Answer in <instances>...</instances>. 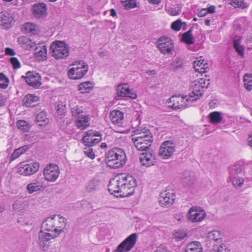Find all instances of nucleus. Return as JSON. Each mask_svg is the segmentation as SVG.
I'll list each match as a JSON object with an SVG mask.
<instances>
[{
    "instance_id": "13d9d810",
    "label": "nucleus",
    "mask_w": 252,
    "mask_h": 252,
    "mask_svg": "<svg viewBox=\"0 0 252 252\" xmlns=\"http://www.w3.org/2000/svg\"><path fill=\"white\" fill-rule=\"evenodd\" d=\"M182 24L181 20L178 19L172 23L171 27L175 31H179L181 29Z\"/></svg>"
},
{
    "instance_id": "cd10ccee",
    "label": "nucleus",
    "mask_w": 252,
    "mask_h": 252,
    "mask_svg": "<svg viewBox=\"0 0 252 252\" xmlns=\"http://www.w3.org/2000/svg\"><path fill=\"white\" fill-rule=\"evenodd\" d=\"M39 100L38 96L32 94H28L23 98L22 103L27 107H33L36 104Z\"/></svg>"
},
{
    "instance_id": "0e129e2a",
    "label": "nucleus",
    "mask_w": 252,
    "mask_h": 252,
    "mask_svg": "<svg viewBox=\"0 0 252 252\" xmlns=\"http://www.w3.org/2000/svg\"><path fill=\"white\" fill-rule=\"evenodd\" d=\"M35 43L34 42H32L31 40H30L28 43L26 44L24 46L27 50H31V49L34 48L35 46Z\"/></svg>"
},
{
    "instance_id": "ddd939ff",
    "label": "nucleus",
    "mask_w": 252,
    "mask_h": 252,
    "mask_svg": "<svg viewBox=\"0 0 252 252\" xmlns=\"http://www.w3.org/2000/svg\"><path fill=\"white\" fill-rule=\"evenodd\" d=\"M22 77L30 86L38 88L41 85L40 75L36 72H28L26 76H22Z\"/></svg>"
},
{
    "instance_id": "72a5a7b5",
    "label": "nucleus",
    "mask_w": 252,
    "mask_h": 252,
    "mask_svg": "<svg viewBox=\"0 0 252 252\" xmlns=\"http://www.w3.org/2000/svg\"><path fill=\"white\" fill-rule=\"evenodd\" d=\"M35 121L40 126H45L49 123V120L47 117V113L42 110L36 115Z\"/></svg>"
},
{
    "instance_id": "7c9ffc66",
    "label": "nucleus",
    "mask_w": 252,
    "mask_h": 252,
    "mask_svg": "<svg viewBox=\"0 0 252 252\" xmlns=\"http://www.w3.org/2000/svg\"><path fill=\"white\" fill-rule=\"evenodd\" d=\"M100 181L97 179H93L88 182L86 185V190L88 192H93L99 190Z\"/></svg>"
},
{
    "instance_id": "49530a36",
    "label": "nucleus",
    "mask_w": 252,
    "mask_h": 252,
    "mask_svg": "<svg viewBox=\"0 0 252 252\" xmlns=\"http://www.w3.org/2000/svg\"><path fill=\"white\" fill-rule=\"evenodd\" d=\"M195 181V178L193 175L187 171L184 173L183 177V182L188 186L192 185Z\"/></svg>"
},
{
    "instance_id": "20e7f679",
    "label": "nucleus",
    "mask_w": 252,
    "mask_h": 252,
    "mask_svg": "<svg viewBox=\"0 0 252 252\" xmlns=\"http://www.w3.org/2000/svg\"><path fill=\"white\" fill-rule=\"evenodd\" d=\"M102 134L98 131L91 129L85 132L82 142L86 146H93L101 140Z\"/></svg>"
},
{
    "instance_id": "e433bc0d",
    "label": "nucleus",
    "mask_w": 252,
    "mask_h": 252,
    "mask_svg": "<svg viewBox=\"0 0 252 252\" xmlns=\"http://www.w3.org/2000/svg\"><path fill=\"white\" fill-rule=\"evenodd\" d=\"M43 188L42 184L39 182L31 183L29 184L27 186V190L30 194L40 191L43 189Z\"/></svg>"
},
{
    "instance_id": "ea45409f",
    "label": "nucleus",
    "mask_w": 252,
    "mask_h": 252,
    "mask_svg": "<svg viewBox=\"0 0 252 252\" xmlns=\"http://www.w3.org/2000/svg\"><path fill=\"white\" fill-rule=\"evenodd\" d=\"M28 147L27 145L21 147L14 150L10 158V160L13 161L19 158L21 155L25 153L28 149Z\"/></svg>"
},
{
    "instance_id": "c9c22d12",
    "label": "nucleus",
    "mask_w": 252,
    "mask_h": 252,
    "mask_svg": "<svg viewBox=\"0 0 252 252\" xmlns=\"http://www.w3.org/2000/svg\"><path fill=\"white\" fill-rule=\"evenodd\" d=\"M192 28L182 34L181 41L187 44H193L195 42V39L192 34Z\"/></svg>"
},
{
    "instance_id": "bf43d9fd",
    "label": "nucleus",
    "mask_w": 252,
    "mask_h": 252,
    "mask_svg": "<svg viewBox=\"0 0 252 252\" xmlns=\"http://www.w3.org/2000/svg\"><path fill=\"white\" fill-rule=\"evenodd\" d=\"M202 90L204 91L205 89H207L210 85V80L206 79L204 78H198Z\"/></svg>"
},
{
    "instance_id": "a211bd4d",
    "label": "nucleus",
    "mask_w": 252,
    "mask_h": 252,
    "mask_svg": "<svg viewBox=\"0 0 252 252\" xmlns=\"http://www.w3.org/2000/svg\"><path fill=\"white\" fill-rule=\"evenodd\" d=\"M47 7L43 2H38L33 4L32 6L33 15L37 18H43L46 16Z\"/></svg>"
},
{
    "instance_id": "c03bdc74",
    "label": "nucleus",
    "mask_w": 252,
    "mask_h": 252,
    "mask_svg": "<svg viewBox=\"0 0 252 252\" xmlns=\"http://www.w3.org/2000/svg\"><path fill=\"white\" fill-rule=\"evenodd\" d=\"M120 181V185L126 184L131 183L132 185L133 183H137L136 179L131 175H124L119 177Z\"/></svg>"
},
{
    "instance_id": "f3484780",
    "label": "nucleus",
    "mask_w": 252,
    "mask_h": 252,
    "mask_svg": "<svg viewBox=\"0 0 252 252\" xmlns=\"http://www.w3.org/2000/svg\"><path fill=\"white\" fill-rule=\"evenodd\" d=\"M117 94L119 96L129 97L132 99L135 98L137 96L136 94L128 88L127 84L118 85L117 88Z\"/></svg>"
},
{
    "instance_id": "a18cd8bd",
    "label": "nucleus",
    "mask_w": 252,
    "mask_h": 252,
    "mask_svg": "<svg viewBox=\"0 0 252 252\" xmlns=\"http://www.w3.org/2000/svg\"><path fill=\"white\" fill-rule=\"evenodd\" d=\"M23 30L25 33L36 34L37 32L36 26L31 23H27L24 25Z\"/></svg>"
},
{
    "instance_id": "2f4dec72",
    "label": "nucleus",
    "mask_w": 252,
    "mask_h": 252,
    "mask_svg": "<svg viewBox=\"0 0 252 252\" xmlns=\"http://www.w3.org/2000/svg\"><path fill=\"white\" fill-rule=\"evenodd\" d=\"M112 122L116 125H120L124 119V114L119 110H114L109 114Z\"/></svg>"
},
{
    "instance_id": "680f3d73",
    "label": "nucleus",
    "mask_w": 252,
    "mask_h": 252,
    "mask_svg": "<svg viewBox=\"0 0 252 252\" xmlns=\"http://www.w3.org/2000/svg\"><path fill=\"white\" fill-rule=\"evenodd\" d=\"M183 67V63L180 59H176L174 61L173 64L172 69L177 70L182 68Z\"/></svg>"
},
{
    "instance_id": "7ed1b4c3",
    "label": "nucleus",
    "mask_w": 252,
    "mask_h": 252,
    "mask_svg": "<svg viewBox=\"0 0 252 252\" xmlns=\"http://www.w3.org/2000/svg\"><path fill=\"white\" fill-rule=\"evenodd\" d=\"M75 66L68 71L67 75L69 78L77 80L82 78L88 72L89 66L83 61H77L72 64Z\"/></svg>"
},
{
    "instance_id": "e2e57ef3",
    "label": "nucleus",
    "mask_w": 252,
    "mask_h": 252,
    "mask_svg": "<svg viewBox=\"0 0 252 252\" xmlns=\"http://www.w3.org/2000/svg\"><path fill=\"white\" fill-rule=\"evenodd\" d=\"M58 108L57 110V112L59 115L63 116L65 113V105H63V104L60 105L59 104L58 105Z\"/></svg>"
},
{
    "instance_id": "4be33fe9",
    "label": "nucleus",
    "mask_w": 252,
    "mask_h": 252,
    "mask_svg": "<svg viewBox=\"0 0 252 252\" xmlns=\"http://www.w3.org/2000/svg\"><path fill=\"white\" fill-rule=\"evenodd\" d=\"M153 139L143 140V139H132L134 146L138 151H146L150 150V147L151 146Z\"/></svg>"
},
{
    "instance_id": "423d86ee",
    "label": "nucleus",
    "mask_w": 252,
    "mask_h": 252,
    "mask_svg": "<svg viewBox=\"0 0 252 252\" xmlns=\"http://www.w3.org/2000/svg\"><path fill=\"white\" fill-rule=\"evenodd\" d=\"M192 95L189 94V95L185 96H172L169 99L170 101L169 103L173 102L172 104H170L169 106L171 107L174 109H179L181 108H185L188 104L187 102L189 101H193L192 100Z\"/></svg>"
},
{
    "instance_id": "0eeeda50",
    "label": "nucleus",
    "mask_w": 252,
    "mask_h": 252,
    "mask_svg": "<svg viewBox=\"0 0 252 252\" xmlns=\"http://www.w3.org/2000/svg\"><path fill=\"white\" fill-rule=\"evenodd\" d=\"M60 173L59 167L54 163H50L44 168L43 174L45 179L48 182H55Z\"/></svg>"
},
{
    "instance_id": "2eb2a0df",
    "label": "nucleus",
    "mask_w": 252,
    "mask_h": 252,
    "mask_svg": "<svg viewBox=\"0 0 252 252\" xmlns=\"http://www.w3.org/2000/svg\"><path fill=\"white\" fill-rule=\"evenodd\" d=\"M175 197V195L174 192L165 191L160 193L158 202L160 206L168 208L173 204Z\"/></svg>"
},
{
    "instance_id": "473e14b6",
    "label": "nucleus",
    "mask_w": 252,
    "mask_h": 252,
    "mask_svg": "<svg viewBox=\"0 0 252 252\" xmlns=\"http://www.w3.org/2000/svg\"><path fill=\"white\" fill-rule=\"evenodd\" d=\"M185 252H203L201 243L193 241L186 245Z\"/></svg>"
},
{
    "instance_id": "774afa93",
    "label": "nucleus",
    "mask_w": 252,
    "mask_h": 252,
    "mask_svg": "<svg viewBox=\"0 0 252 252\" xmlns=\"http://www.w3.org/2000/svg\"><path fill=\"white\" fill-rule=\"evenodd\" d=\"M5 54L9 56H14L15 55V51L11 48H6L5 50Z\"/></svg>"
},
{
    "instance_id": "8fccbe9b",
    "label": "nucleus",
    "mask_w": 252,
    "mask_h": 252,
    "mask_svg": "<svg viewBox=\"0 0 252 252\" xmlns=\"http://www.w3.org/2000/svg\"><path fill=\"white\" fill-rule=\"evenodd\" d=\"M165 10L171 16L178 15L181 11V9L179 6L176 7H166Z\"/></svg>"
},
{
    "instance_id": "1a4fd4ad",
    "label": "nucleus",
    "mask_w": 252,
    "mask_h": 252,
    "mask_svg": "<svg viewBox=\"0 0 252 252\" xmlns=\"http://www.w3.org/2000/svg\"><path fill=\"white\" fill-rule=\"evenodd\" d=\"M242 171V167L239 164L233 166L230 169L229 178L235 187H241L244 183V179L239 176Z\"/></svg>"
},
{
    "instance_id": "37998d69",
    "label": "nucleus",
    "mask_w": 252,
    "mask_h": 252,
    "mask_svg": "<svg viewBox=\"0 0 252 252\" xmlns=\"http://www.w3.org/2000/svg\"><path fill=\"white\" fill-rule=\"evenodd\" d=\"M17 126L20 130L24 132H26L30 129L32 125L28 122L24 120H19L17 122Z\"/></svg>"
},
{
    "instance_id": "6e6552de",
    "label": "nucleus",
    "mask_w": 252,
    "mask_h": 252,
    "mask_svg": "<svg viewBox=\"0 0 252 252\" xmlns=\"http://www.w3.org/2000/svg\"><path fill=\"white\" fill-rule=\"evenodd\" d=\"M136 240L137 234L132 233L118 245L115 252H128L130 251L135 245Z\"/></svg>"
},
{
    "instance_id": "39448f33",
    "label": "nucleus",
    "mask_w": 252,
    "mask_h": 252,
    "mask_svg": "<svg viewBox=\"0 0 252 252\" xmlns=\"http://www.w3.org/2000/svg\"><path fill=\"white\" fill-rule=\"evenodd\" d=\"M176 144L171 140L163 142L158 150V155L163 159L169 158L175 152Z\"/></svg>"
},
{
    "instance_id": "58836bf2",
    "label": "nucleus",
    "mask_w": 252,
    "mask_h": 252,
    "mask_svg": "<svg viewBox=\"0 0 252 252\" xmlns=\"http://www.w3.org/2000/svg\"><path fill=\"white\" fill-rule=\"evenodd\" d=\"M210 122L213 124H219L222 120L221 113L218 111L212 112L209 114Z\"/></svg>"
},
{
    "instance_id": "69168bd1",
    "label": "nucleus",
    "mask_w": 252,
    "mask_h": 252,
    "mask_svg": "<svg viewBox=\"0 0 252 252\" xmlns=\"http://www.w3.org/2000/svg\"><path fill=\"white\" fill-rule=\"evenodd\" d=\"M30 39H29L26 37L21 36L18 38V41L19 43H22L24 45L28 43Z\"/></svg>"
},
{
    "instance_id": "4c0bfd02",
    "label": "nucleus",
    "mask_w": 252,
    "mask_h": 252,
    "mask_svg": "<svg viewBox=\"0 0 252 252\" xmlns=\"http://www.w3.org/2000/svg\"><path fill=\"white\" fill-rule=\"evenodd\" d=\"M94 85L92 82L90 81H86L80 83L78 85V90L81 93H88L93 88Z\"/></svg>"
},
{
    "instance_id": "4468645a",
    "label": "nucleus",
    "mask_w": 252,
    "mask_h": 252,
    "mask_svg": "<svg viewBox=\"0 0 252 252\" xmlns=\"http://www.w3.org/2000/svg\"><path fill=\"white\" fill-rule=\"evenodd\" d=\"M39 164L37 162L30 164H21L19 168L18 172L24 176H28L33 174L37 172L39 169Z\"/></svg>"
},
{
    "instance_id": "338daca9",
    "label": "nucleus",
    "mask_w": 252,
    "mask_h": 252,
    "mask_svg": "<svg viewBox=\"0 0 252 252\" xmlns=\"http://www.w3.org/2000/svg\"><path fill=\"white\" fill-rule=\"evenodd\" d=\"M207 9L202 8L197 13V15L199 17H204L207 14Z\"/></svg>"
},
{
    "instance_id": "5701e85b",
    "label": "nucleus",
    "mask_w": 252,
    "mask_h": 252,
    "mask_svg": "<svg viewBox=\"0 0 252 252\" xmlns=\"http://www.w3.org/2000/svg\"><path fill=\"white\" fill-rule=\"evenodd\" d=\"M41 228L45 230L54 231L58 234L63 231V229L55 228L54 217L47 218L42 224Z\"/></svg>"
},
{
    "instance_id": "f03ea898",
    "label": "nucleus",
    "mask_w": 252,
    "mask_h": 252,
    "mask_svg": "<svg viewBox=\"0 0 252 252\" xmlns=\"http://www.w3.org/2000/svg\"><path fill=\"white\" fill-rule=\"evenodd\" d=\"M50 54L57 60L65 59L69 55V48L65 42L56 40L50 45Z\"/></svg>"
},
{
    "instance_id": "a19ab883",
    "label": "nucleus",
    "mask_w": 252,
    "mask_h": 252,
    "mask_svg": "<svg viewBox=\"0 0 252 252\" xmlns=\"http://www.w3.org/2000/svg\"><path fill=\"white\" fill-rule=\"evenodd\" d=\"M204 60H196L194 61L193 65L194 68L196 71L203 74L206 72L205 66L206 64L203 63Z\"/></svg>"
},
{
    "instance_id": "393cba45",
    "label": "nucleus",
    "mask_w": 252,
    "mask_h": 252,
    "mask_svg": "<svg viewBox=\"0 0 252 252\" xmlns=\"http://www.w3.org/2000/svg\"><path fill=\"white\" fill-rule=\"evenodd\" d=\"M137 183H133L132 185L131 183L122 185L121 194H119V196L122 197H128L132 195L134 191V188L136 187Z\"/></svg>"
},
{
    "instance_id": "f8f14e48",
    "label": "nucleus",
    "mask_w": 252,
    "mask_h": 252,
    "mask_svg": "<svg viewBox=\"0 0 252 252\" xmlns=\"http://www.w3.org/2000/svg\"><path fill=\"white\" fill-rule=\"evenodd\" d=\"M139 160L143 166L149 167L154 165L156 162L155 153L152 149L144 151L141 154Z\"/></svg>"
},
{
    "instance_id": "bb28decb",
    "label": "nucleus",
    "mask_w": 252,
    "mask_h": 252,
    "mask_svg": "<svg viewBox=\"0 0 252 252\" xmlns=\"http://www.w3.org/2000/svg\"><path fill=\"white\" fill-rule=\"evenodd\" d=\"M12 16L8 12L1 13L0 16V26L4 29H8L11 27L13 21Z\"/></svg>"
},
{
    "instance_id": "c85d7f7f",
    "label": "nucleus",
    "mask_w": 252,
    "mask_h": 252,
    "mask_svg": "<svg viewBox=\"0 0 252 252\" xmlns=\"http://www.w3.org/2000/svg\"><path fill=\"white\" fill-rule=\"evenodd\" d=\"M90 118L88 115H81L75 122L77 127L81 130L87 128L90 125Z\"/></svg>"
},
{
    "instance_id": "412c9836",
    "label": "nucleus",
    "mask_w": 252,
    "mask_h": 252,
    "mask_svg": "<svg viewBox=\"0 0 252 252\" xmlns=\"http://www.w3.org/2000/svg\"><path fill=\"white\" fill-rule=\"evenodd\" d=\"M201 86L198 79L191 82L190 87L192 88V92L189 94L192 95V101H196L202 95L203 90L201 88Z\"/></svg>"
},
{
    "instance_id": "603ef678",
    "label": "nucleus",
    "mask_w": 252,
    "mask_h": 252,
    "mask_svg": "<svg viewBox=\"0 0 252 252\" xmlns=\"http://www.w3.org/2000/svg\"><path fill=\"white\" fill-rule=\"evenodd\" d=\"M187 235V233L183 230H178L173 234L174 238L177 241L182 240Z\"/></svg>"
},
{
    "instance_id": "f704fd0d",
    "label": "nucleus",
    "mask_w": 252,
    "mask_h": 252,
    "mask_svg": "<svg viewBox=\"0 0 252 252\" xmlns=\"http://www.w3.org/2000/svg\"><path fill=\"white\" fill-rule=\"evenodd\" d=\"M13 209L16 214L21 215L26 210V205L21 200H16L12 205Z\"/></svg>"
},
{
    "instance_id": "052dcab7",
    "label": "nucleus",
    "mask_w": 252,
    "mask_h": 252,
    "mask_svg": "<svg viewBox=\"0 0 252 252\" xmlns=\"http://www.w3.org/2000/svg\"><path fill=\"white\" fill-rule=\"evenodd\" d=\"M10 62L14 69H16L21 67V64L16 57H12L10 59Z\"/></svg>"
},
{
    "instance_id": "5fc2aeb1",
    "label": "nucleus",
    "mask_w": 252,
    "mask_h": 252,
    "mask_svg": "<svg viewBox=\"0 0 252 252\" xmlns=\"http://www.w3.org/2000/svg\"><path fill=\"white\" fill-rule=\"evenodd\" d=\"M84 153L85 155L93 159L95 158V154L93 151L92 146H87L84 149Z\"/></svg>"
},
{
    "instance_id": "b1692460",
    "label": "nucleus",
    "mask_w": 252,
    "mask_h": 252,
    "mask_svg": "<svg viewBox=\"0 0 252 252\" xmlns=\"http://www.w3.org/2000/svg\"><path fill=\"white\" fill-rule=\"evenodd\" d=\"M137 183H133L132 185L131 183L122 185L121 194H119V196L122 197H128L132 195L134 191V188L136 187Z\"/></svg>"
},
{
    "instance_id": "f257e3e1",
    "label": "nucleus",
    "mask_w": 252,
    "mask_h": 252,
    "mask_svg": "<svg viewBox=\"0 0 252 252\" xmlns=\"http://www.w3.org/2000/svg\"><path fill=\"white\" fill-rule=\"evenodd\" d=\"M126 159L125 152L121 148H113L106 154V163L111 168L116 169L123 166Z\"/></svg>"
},
{
    "instance_id": "a878e982",
    "label": "nucleus",
    "mask_w": 252,
    "mask_h": 252,
    "mask_svg": "<svg viewBox=\"0 0 252 252\" xmlns=\"http://www.w3.org/2000/svg\"><path fill=\"white\" fill-rule=\"evenodd\" d=\"M34 49V55L37 60L44 61L47 59V48L46 46L43 43L38 44Z\"/></svg>"
},
{
    "instance_id": "de8ad7c7",
    "label": "nucleus",
    "mask_w": 252,
    "mask_h": 252,
    "mask_svg": "<svg viewBox=\"0 0 252 252\" xmlns=\"http://www.w3.org/2000/svg\"><path fill=\"white\" fill-rule=\"evenodd\" d=\"M244 86L247 90L250 91L252 87V74H246L243 77Z\"/></svg>"
},
{
    "instance_id": "864d4df0",
    "label": "nucleus",
    "mask_w": 252,
    "mask_h": 252,
    "mask_svg": "<svg viewBox=\"0 0 252 252\" xmlns=\"http://www.w3.org/2000/svg\"><path fill=\"white\" fill-rule=\"evenodd\" d=\"M231 3L235 7L245 8L248 6V5L244 2V0H232Z\"/></svg>"
},
{
    "instance_id": "9d476101",
    "label": "nucleus",
    "mask_w": 252,
    "mask_h": 252,
    "mask_svg": "<svg viewBox=\"0 0 252 252\" xmlns=\"http://www.w3.org/2000/svg\"><path fill=\"white\" fill-rule=\"evenodd\" d=\"M157 47L161 53L169 54L174 49V45L172 40L169 38L161 36L157 41Z\"/></svg>"
},
{
    "instance_id": "aec40b11",
    "label": "nucleus",
    "mask_w": 252,
    "mask_h": 252,
    "mask_svg": "<svg viewBox=\"0 0 252 252\" xmlns=\"http://www.w3.org/2000/svg\"><path fill=\"white\" fill-rule=\"evenodd\" d=\"M109 192L117 197L121 194V187L119 179H112L108 185Z\"/></svg>"
},
{
    "instance_id": "6ab92c4d",
    "label": "nucleus",
    "mask_w": 252,
    "mask_h": 252,
    "mask_svg": "<svg viewBox=\"0 0 252 252\" xmlns=\"http://www.w3.org/2000/svg\"><path fill=\"white\" fill-rule=\"evenodd\" d=\"M206 245L208 247H211L214 244H219L221 243V237L220 233L218 231H212L208 233Z\"/></svg>"
},
{
    "instance_id": "4d7b16f0",
    "label": "nucleus",
    "mask_w": 252,
    "mask_h": 252,
    "mask_svg": "<svg viewBox=\"0 0 252 252\" xmlns=\"http://www.w3.org/2000/svg\"><path fill=\"white\" fill-rule=\"evenodd\" d=\"M233 46L236 51L238 52L239 55L242 56L244 55V48L240 45L238 42L237 40H234L233 43Z\"/></svg>"
},
{
    "instance_id": "9b49d317",
    "label": "nucleus",
    "mask_w": 252,
    "mask_h": 252,
    "mask_svg": "<svg viewBox=\"0 0 252 252\" xmlns=\"http://www.w3.org/2000/svg\"><path fill=\"white\" fill-rule=\"evenodd\" d=\"M206 216L204 210L197 207H192L187 214L188 219L192 222H196L202 221Z\"/></svg>"
},
{
    "instance_id": "09e8293b",
    "label": "nucleus",
    "mask_w": 252,
    "mask_h": 252,
    "mask_svg": "<svg viewBox=\"0 0 252 252\" xmlns=\"http://www.w3.org/2000/svg\"><path fill=\"white\" fill-rule=\"evenodd\" d=\"M121 3L126 10L133 8L137 6L136 0H121Z\"/></svg>"
},
{
    "instance_id": "c756f323",
    "label": "nucleus",
    "mask_w": 252,
    "mask_h": 252,
    "mask_svg": "<svg viewBox=\"0 0 252 252\" xmlns=\"http://www.w3.org/2000/svg\"><path fill=\"white\" fill-rule=\"evenodd\" d=\"M135 136L132 139H153V136L149 129H136L133 131Z\"/></svg>"
},
{
    "instance_id": "dca6fc26",
    "label": "nucleus",
    "mask_w": 252,
    "mask_h": 252,
    "mask_svg": "<svg viewBox=\"0 0 252 252\" xmlns=\"http://www.w3.org/2000/svg\"><path fill=\"white\" fill-rule=\"evenodd\" d=\"M55 237L56 236H53L51 233L40 231L38 234V242L40 248L43 251L47 250L50 246L51 240Z\"/></svg>"
},
{
    "instance_id": "6e6d98bb",
    "label": "nucleus",
    "mask_w": 252,
    "mask_h": 252,
    "mask_svg": "<svg viewBox=\"0 0 252 252\" xmlns=\"http://www.w3.org/2000/svg\"><path fill=\"white\" fill-rule=\"evenodd\" d=\"M83 111L79 109L77 106H75L71 108V113L73 117L78 118L82 115Z\"/></svg>"
},
{
    "instance_id": "3c124183",
    "label": "nucleus",
    "mask_w": 252,
    "mask_h": 252,
    "mask_svg": "<svg viewBox=\"0 0 252 252\" xmlns=\"http://www.w3.org/2000/svg\"><path fill=\"white\" fill-rule=\"evenodd\" d=\"M9 80L6 76L2 73H0V88L6 89L8 85Z\"/></svg>"
},
{
    "instance_id": "79ce46f5",
    "label": "nucleus",
    "mask_w": 252,
    "mask_h": 252,
    "mask_svg": "<svg viewBox=\"0 0 252 252\" xmlns=\"http://www.w3.org/2000/svg\"><path fill=\"white\" fill-rule=\"evenodd\" d=\"M211 247L210 252H230V250L223 244H214Z\"/></svg>"
}]
</instances>
